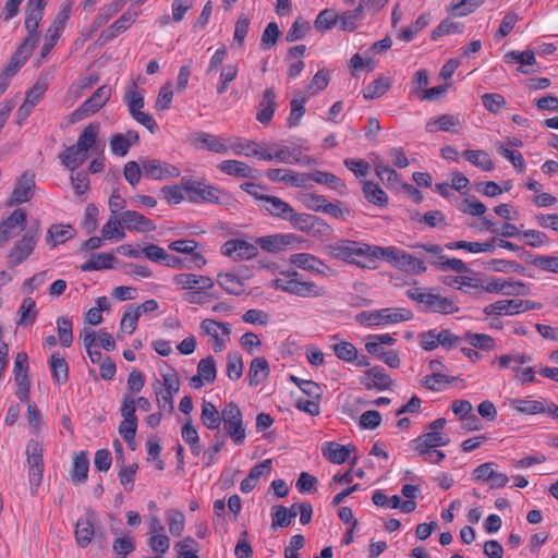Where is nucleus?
<instances>
[{
	"instance_id": "nucleus-3",
	"label": "nucleus",
	"mask_w": 558,
	"mask_h": 558,
	"mask_svg": "<svg viewBox=\"0 0 558 558\" xmlns=\"http://www.w3.org/2000/svg\"><path fill=\"white\" fill-rule=\"evenodd\" d=\"M226 435L229 436L235 445H242L245 441L246 433L243 423L241 409L234 402H229L222 409V422Z\"/></svg>"
},
{
	"instance_id": "nucleus-33",
	"label": "nucleus",
	"mask_w": 558,
	"mask_h": 558,
	"mask_svg": "<svg viewBox=\"0 0 558 558\" xmlns=\"http://www.w3.org/2000/svg\"><path fill=\"white\" fill-rule=\"evenodd\" d=\"M450 439L440 432H428L413 440L414 449H434L449 444Z\"/></svg>"
},
{
	"instance_id": "nucleus-11",
	"label": "nucleus",
	"mask_w": 558,
	"mask_h": 558,
	"mask_svg": "<svg viewBox=\"0 0 558 558\" xmlns=\"http://www.w3.org/2000/svg\"><path fill=\"white\" fill-rule=\"evenodd\" d=\"M46 0H28L25 8L24 26L28 33L26 38H33L34 44L38 43L37 28L44 15Z\"/></svg>"
},
{
	"instance_id": "nucleus-58",
	"label": "nucleus",
	"mask_w": 558,
	"mask_h": 558,
	"mask_svg": "<svg viewBox=\"0 0 558 558\" xmlns=\"http://www.w3.org/2000/svg\"><path fill=\"white\" fill-rule=\"evenodd\" d=\"M137 420H123L119 425V434L132 450L135 449Z\"/></svg>"
},
{
	"instance_id": "nucleus-8",
	"label": "nucleus",
	"mask_w": 558,
	"mask_h": 558,
	"mask_svg": "<svg viewBox=\"0 0 558 558\" xmlns=\"http://www.w3.org/2000/svg\"><path fill=\"white\" fill-rule=\"evenodd\" d=\"M182 182L183 189L187 193L189 201H203L214 204L220 203V195L222 194V192L219 189L186 178H183Z\"/></svg>"
},
{
	"instance_id": "nucleus-64",
	"label": "nucleus",
	"mask_w": 558,
	"mask_h": 558,
	"mask_svg": "<svg viewBox=\"0 0 558 558\" xmlns=\"http://www.w3.org/2000/svg\"><path fill=\"white\" fill-rule=\"evenodd\" d=\"M497 149L502 157L508 159L513 165L514 168H517L520 172L524 171L525 162L520 151L509 149L502 143L497 144Z\"/></svg>"
},
{
	"instance_id": "nucleus-43",
	"label": "nucleus",
	"mask_w": 558,
	"mask_h": 558,
	"mask_svg": "<svg viewBox=\"0 0 558 558\" xmlns=\"http://www.w3.org/2000/svg\"><path fill=\"white\" fill-rule=\"evenodd\" d=\"M217 282L226 292L230 294L240 295L244 292L243 281L234 274H219Z\"/></svg>"
},
{
	"instance_id": "nucleus-60",
	"label": "nucleus",
	"mask_w": 558,
	"mask_h": 558,
	"mask_svg": "<svg viewBox=\"0 0 558 558\" xmlns=\"http://www.w3.org/2000/svg\"><path fill=\"white\" fill-rule=\"evenodd\" d=\"M279 35L280 31L277 23H268L260 38V48L264 50L271 49L277 44Z\"/></svg>"
},
{
	"instance_id": "nucleus-5",
	"label": "nucleus",
	"mask_w": 558,
	"mask_h": 558,
	"mask_svg": "<svg viewBox=\"0 0 558 558\" xmlns=\"http://www.w3.org/2000/svg\"><path fill=\"white\" fill-rule=\"evenodd\" d=\"M111 88L108 85L98 87L77 109L70 114L71 122H77L101 109L110 99Z\"/></svg>"
},
{
	"instance_id": "nucleus-24",
	"label": "nucleus",
	"mask_w": 558,
	"mask_h": 558,
	"mask_svg": "<svg viewBox=\"0 0 558 558\" xmlns=\"http://www.w3.org/2000/svg\"><path fill=\"white\" fill-rule=\"evenodd\" d=\"M93 536L98 537L100 534L96 533L93 523V513L88 511L85 519H81L76 522L75 538L78 546L84 548L90 544Z\"/></svg>"
},
{
	"instance_id": "nucleus-15",
	"label": "nucleus",
	"mask_w": 558,
	"mask_h": 558,
	"mask_svg": "<svg viewBox=\"0 0 558 558\" xmlns=\"http://www.w3.org/2000/svg\"><path fill=\"white\" fill-rule=\"evenodd\" d=\"M222 254L234 259H251L257 255V247L243 240H229L221 247Z\"/></svg>"
},
{
	"instance_id": "nucleus-41",
	"label": "nucleus",
	"mask_w": 558,
	"mask_h": 558,
	"mask_svg": "<svg viewBox=\"0 0 558 558\" xmlns=\"http://www.w3.org/2000/svg\"><path fill=\"white\" fill-rule=\"evenodd\" d=\"M37 314L36 302L31 296H27L23 300L17 311L19 319L16 324L19 326L32 325L35 323Z\"/></svg>"
},
{
	"instance_id": "nucleus-9",
	"label": "nucleus",
	"mask_w": 558,
	"mask_h": 558,
	"mask_svg": "<svg viewBox=\"0 0 558 558\" xmlns=\"http://www.w3.org/2000/svg\"><path fill=\"white\" fill-rule=\"evenodd\" d=\"M385 247L357 242L351 264L362 268L374 269L376 262L384 258Z\"/></svg>"
},
{
	"instance_id": "nucleus-48",
	"label": "nucleus",
	"mask_w": 558,
	"mask_h": 558,
	"mask_svg": "<svg viewBox=\"0 0 558 558\" xmlns=\"http://www.w3.org/2000/svg\"><path fill=\"white\" fill-rule=\"evenodd\" d=\"M485 0H453L448 8V13L454 16H465L474 12Z\"/></svg>"
},
{
	"instance_id": "nucleus-23",
	"label": "nucleus",
	"mask_w": 558,
	"mask_h": 558,
	"mask_svg": "<svg viewBox=\"0 0 558 558\" xmlns=\"http://www.w3.org/2000/svg\"><path fill=\"white\" fill-rule=\"evenodd\" d=\"M174 282L182 289L209 290L214 287V280L210 277L195 274H179L174 277Z\"/></svg>"
},
{
	"instance_id": "nucleus-26",
	"label": "nucleus",
	"mask_w": 558,
	"mask_h": 558,
	"mask_svg": "<svg viewBox=\"0 0 558 558\" xmlns=\"http://www.w3.org/2000/svg\"><path fill=\"white\" fill-rule=\"evenodd\" d=\"M352 450H355L354 446H343L333 441L325 442L322 448L323 456L335 464L344 463Z\"/></svg>"
},
{
	"instance_id": "nucleus-53",
	"label": "nucleus",
	"mask_w": 558,
	"mask_h": 558,
	"mask_svg": "<svg viewBox=\"0 0 558 558\" xmlns=\"http://www.w3.org/2000/svg\"><path fill=\"white\" fill-rule=\"evenodd\" d=\"M121 216L111 215L107 221V223L102 227V235L105 239H118L121 240L125 236L124 231L121 228Z\"/></svg>"
},
{
	"instance_id": "nucleus-57",
	"label": "nucleus",
	"mask_w": 558,
	"mask_h": 558,
	"mask_svg": "<svg viewBox=\"0 0 558 558\" xmlns=\"http://www.w3.org/2000/svg\"><path fill=\"white\" fill-rule=\"evenodd\" d=\"M124 101L129 107L131 117L141 112V109L144 107V98L136 90L135 85H132L130 88L126 89L124 95Z\"/></svg>"
},
{
	"instance_id": "nucleus-2",
	"label": "nucleus",
	"mask_w": 558,
	"mask_h": 558,
	"mask_svg": "<svg viewBox=\"0 0 558 558\" xmlns=\"http://www.w3.org/2000/svg\"><path fill=\"white\" fill-rule=\"evenodd\" d=\"M407 295L411 300L423 304L425 311L440 314H453L459 312V307L452 299L434 294L423 288L409 289Z\"/></svg>"
},
{
	"instance_id": "nucleus-18",
	"label": "nucleus",
	"mask_w": 558,
	"mask_h": 558,
	"mask_svg": "<svg viewBox=\"0 0 558 558\" xmlns=\"http://www.w3.org/2000/svg\"><path fill=\"white\" fill-rule=\"evenodd\" d=\"M35 187V179L33 174L23 173L16 181V185L11 194V204H22L32 198Z\"/></svg>"
},
{
	"instance_id": "nucleus-31",
	"label": "nucleus",
	"mask_w": 558,
	"mask_h": 558,
	"mask_svg": "<svg viewBox=\"0 0 558 558\" xmlns=\"http://www.w3.org/2000/svg\"><path fill=\"white\" fill-rule=\"evenodd\" d=\"M59 159L65 168L74 171L85 162L87 153L75 144L66 147L65 150L59 155Z\"/></svg>"
},
{
	"instance_id": "nucleus-7",
	"label": "nucleus",
	"mask_w": 558,
	"mask_h": 558,
	"mask_svg": "<svg viewBox=\"0 0 558 558\" xmlns=\"http://www.w3.org/2000/svg\"><path fill=\"white\" fill-rule=\"evenodd\" d=\"M28 478L32 487H38L44 474L43 446L39 441L31 439L26 447Z\"/></svg>"
},
{
	"instance_id": "nucleus-21",
	"label": "nucleus",
	"mask_w": 558,
	"mask_h": 558,
	"mask_svg": "<svg viewBox=\"0 0 558 558\" xmlns=\"http://www.w3.org/2000/svg\"><path fill=\"white\" fill-rule=\"evenodd\" d=\"M122 225L129 230L153 231L156 229L154 222L135 210H126L121 214Z\"/></svg>"
},
{
	"instance_id": "nucleus-10",
	"label": "nucleus",
	"mask_w": 558,
	"mask_h": 558,
	"mask_svg": "<svg viewBox=\"0 0 558 558\" xmlns=\"http://www.w3.org/2000/svg\"><path fill=\"white\" fill-rule=\"evenodd\" d=\"M142 168L146 178L157 181L178 178L181 173L178 167L159 159H142Z\"/></svg>"
},
{
	"instance_id": "nucleus-28",
	"label": "nucleus",
	"mask_w": 558,
	"mask_h": 558,
	"mask_svg": "<svg viewBox=\"0 0 558 558\" xmlns=\"http://www.w3.org/2000/svg\"><path fill=\"white\" fill-rule=\"evenodd\" d=\"M290 262L294 266L310 271L323 274L328 268L318 257L308 253H295L290 256Z\"/></svg>"
},
{
	"instance_id": "nucleus-27",
	"label": "nucleus",
	"mask_w": 558,
	"mask_h": 558,
	"mask_svg": "<svg viewBox=\"0 0 558 558\" xmlns=\"http://www.w3.org/2000/svg\"><path fill=\"white\" fill-rule=\"evenodd\" d=\"M218 168L220 171L228 175H234L238 178H257V170L250 167L247 163L239 160H225L219 163Z\"/></svg>"
},
{
	"instance_id": "nucleus-59",
	"label": "nucleus",
	"mask_w": 558,
	"mask_h": 558,
	"mask_svg": "<svg viewBox=\"0 0 558 558\" xmlns=\"http://www.w3.org/2000/svg\"><path fill=\"white\" fill-rule=\"evenodd\" d=\"M197 373L208 384L214 383L217 376V369L214 357L207 356L205 359H202L197 365Z\"/></svg>"
},
{
	"instance_id": "nucleus-44",
	"label": "nucleus",
	"mask_w": 558,
	"mask_h": 558,
	"mask_svg": "<svg viewBox=\"0 0 558 558\" xmlns=\"http://www.w3.org/2000/svg\"><path fill=\"white\" fill-rule=\"evenodd\" d=\"M463 157L474 165L475 167L482 169L483 171H492L494 169V162L490 159L489 155L482 149L477 150H464Z\"/></svg>"
},
{
	"instance_id": "nucleus-17",
	"label": "nucleus",
	"mask_w": 558,
	"mask_h": 558,
	"mask_svg": "<svg viewBox=\"0 0 558 558\" xmlns=\"http://www.w3.org/2000/svg\"><path fill=\"white\" fill-rule=\"evenodd\" d=\"M364 377L361 378L367 389L386 390L392 385L390 376L380 366H374L364 373Z\"/></svg>"
},
{
	"instance_id": "nucleus-14",
	"label": "nucleus",
	"mask_w": 558,
	"mask_h": 558,
	"mask_svg": "<svg viewBox=\"0 0 558 558\" xmlns=\"http://www.w3.org/2000/svg\"><path fill=\"white\" fill-rule=\"evenodd\" d=\"M359 241L339 239L333 243L324 246V252L332 259L352 262L355 247Z\"/></svg>"
},
{
	"instance_id": "nucleus-12",
	"label": "nucleus",
	"mask_w": 558,
	"mask_h": 558,
	"mask_svg": "<svg viewBox=\"0 0 558 558\" xmlns=\"http://www.w3.org/2000/svg\"><path fill=\"white\" fill-rule=\"evenodd\" d=\"M37 44L33 38H25L16 51L11 56L9 64L2 71L13 77L31 57Z\"/></svg>"
},
{
	"instance_id": "nucleus-39",
	"label": "nucleus",
	"mask_w": 558,
	"mask_h": 558,
	"mask_svg": "<svg viewBox=\"0 0 558 558\" xmlns=\"http://www.w3.org/2000/svg\"><path fill=\"white\" fill-rule=\"evenodd\" d=\"M483 312L486 316L519 314V299L499 300L485 306Z\"/></svg>"
},
{
	"instance_id": "nucleus-49",
	"label": "nucleus",
	"mask_w": 558,
	"mask_h": 558,
	"mask_svg": "<svg viewBox=\"0 0 558 558\" xmlns=\"http://www.w3.org/2000/svg\"><path fill=\"white\" fill-rule=\"evenodd\" d=\"M391 83L389 78L386 77H379L375 81H373L369 85H367L363 89V97L365 99H375L378 97H381L384 94L388 92L390 88Z\"/></svg>"
},
{
	"instance_id": "nucleus-36",
	"label": "nucleus",
	"mask_w": 558,
	"mask_h": 558,
	"mask_svg": "<svg viewBox=\"0 0 558 558\" xmlns=\"http://www.w3.org/2000/svg\"><path fill=\"white\" fill-rule=\"evenodd\" d=\"M123 4L124 0H117L101 8L90 25L88 35L90 36L94 32L107 24L109 20L122 9Z\"/></svg>"
},
{
	"instance_id": "nucleus-40",
	"label": "nucleus",
	"mask_w": 558,
	"mask_h": 558,
	"mask_svg": "<svg viewBox=\"0 0 558 558\" xmlns=\"http://www.w3.org/2000/svg\"><path fill=\"white\" fill-rule=\"evenodd\" d=\"M51 376L54 383L63 385L69 379V365L60 353H53L49 360Z\"/></svg>"
},
{
	"instance_id": "nucleus-6",
	"label": "nucleus",
	"mask_w": 558,
	"mask_h": 558,
	"mask_svg": "<svg viewBox=\"0 0 558 558\" xmlns=\"http://www.w3.org/2000/svg\"><path fill=\"white\" fill-rule=\"evenodd\" d=\"M39 227L31 228L23 238L17 241L8 255V264L15 267L23 263L34 251L37 243Z\"/></svg>"
},
{
	"instance_id": "nucleus-30",
	"label": "nucleus",
	"mask_w": 558,
	"mask_h": 558,
	"mask_svg": "<svg viewBox=\"0 0 558 558\" xmlns=\"http://www.w3.org/2000/svg\"><path fill=\"white\" fill-rule=\"evenodd\" d=\"M461 125L458 116L442 114L436 119H430L425 124V130L428 133H435L437 131L444 132H456L457 128Z\"/></svg>"
},
{
	"instance_id": "nucleus-38",
	"label": "nucleus",
	"mask_w": 558,
	"mask_h": 558,
	"mask_svg": "<svg viewBox=\"0 0 558 558\" xmlns=\"http://www.w3.org/2000/svg\"><path fill=\"white\" fill-rule=\"evenodd\" d=\"M306 97L303 95L301 90L294 92V97L292 98L290 106V114L287 120V124L290 129L295 128L300 124L304 113H305V102Z\"/></svg>"
},
{
	"instance_id": "nucleus-13",
	"label": "nucleus",
	"mask_w": 558,
	"mask_h": 558,
	"mask_svg": "<svg viewBox=\"0 0 558 558\" xmlns=\"http://www.w3.org/2000/svg\"><path fill=\"white\" fill-rule=\"evenodd\" d=\"M138 13L136 11L128 10L117 21H114L107 29L101 32L98 41L102 45L106 44L120 34L124 33L136 20Z\"/></svg>"
},
{
	"instance_id": "nucleus-62",
	"label": "nucleus",
	"mask_w": 558,
	"mask_h": 558,
	"mask_svg": "<svg viewBox=\"0 0 558 558\" xmlns=\"http://www.w3.org/2000/svg\"><path fill=\"white\" fill-rule=\"evenodd\" d=\"M481 99L485 109L490 113H497L506 106L505 97L498 93H486Z\"/></svg>"
},
{
	"instance_id": "nucleus-29",
	"label": "nucleus",
	"mask_w": 558,
	"mask_h": 558,
	"mask_svg": "<svg viewBox=\"0 0 558 558\" xmlns=\"http://www.w3.org/2000/svg\"><path fill=\"white\" fill-rule=\"evenodd\" d=\"M310 180H313L318 184L327 185L340 195H344L347 193V185L344 181L331 172L315 170L310 173Z\"/></svg>"
},
{
	"instance_id": "nucleus-19",
	"label": "nucleus",
	"mask_w": 558,
	"mask_h": 558,
	"mask_svg": "<svg viewBox=\"0 0 558 558\" xmlns=\"http://www.w3.org/2000/svg\"><path fill=\"white\" fill-rule=\"evenodd\" d=\"M259 201L265 203L263 208L278 219L288 220L289 216L293 213V207L277 196H259Z\"/></svg>"
},
{
	"instance_id": "nucleus-42",
	"label": "nucleus",
	"mask_w": 558,
	"mask_h": 558,
	"mask_svg": "<svg viewBox=\"0 0 558 558\" xmlns=\"http://www.w3.org/2000/svg\"><path fill=\"white\" fill-rule=\"evenodd\" d=\"M116 260V256L111 253H99L94 255L89 260L81 265L82 271H92L100 269H110Z\"/></svg>"
},
{
	"instance_id": "nucleus-20",
	"label": "nucleus",
	"mask_w": 558,
	"mask_h": 558,
	"mask_svg": "<svg viewBox=\"0 0 558 558\" xmlns=\"http://www.w3.org/2000/svg\"><path fill=\"white\" fill-rule=\"evenodd\" d=\"M373 163L377 177L388 189L401 187V177L395 169L386 165L378 156L375 157Z\"/></svg>"
},
{
	"instance_id": "nucleus-51",
	"label": "nucleus",
	"mask_w": 558,
	"mask_h": 558,
	"mask_svg": "<svg viewBox=\"0 0 558 558\" xmlns=\"http://www.w3.org/2000/svg\"><path fill=\"white\" fill-rule=\"evenodd\" d=\"M99 133V125L96 123H90L84 128L83 132L78 136L76 145L82 148L85 153L92 148L97 140Z\"/></svg>"
},
{
	"instance_id": "nucleus-34",
	"label": "nucleus",
	"mask_w": 558,
	"mask_h": 558,
	"mask_svg": "<svg viewBox=\"0 0 558 558\" xmlns=\"http://www.w3.org/2000/svg\"><path fill=\"white\" fill-rule=\"evenodd\" d=\"M201 422L208 429H218L222 422V411L219 412L213 402L204 400L202 404Z\"/></svg>"
},
{
	"instance_id": "nucleus-52",
	"label": "nucleus",
	"mask_w": 558,
	"mask_h": 558,
	"mask_svg": "<svg viewBox=\"0 0 558 558\" xmlns=\"http://www.w3.org/2000/svg\"><path fill=\"white\" fill-rule=\"evenodd\" d=\"M331 349L335 355L341 361L354 362L357 360V349L351 342L340 341L333 343Z\"/></svg>"
},
{
	"instance_id": "nucleus-50",
	"label": "nucleus",
	"mask_w": 558,
	"mask_h": 558,
	"mask_svg": "<svg viewBox=\"0 0 558 558\" xmlns=\"http://www.w3.org/2000/svg\"><path fill=\"white\" fill-rule=\"evenodd\" d=\"M72 227L70 225H52L48 229L47 234V243L51 245V247H56L59 243L64 242L65 240L72 238L70 234Z\"/></svg>"
},
{
	"instance_id": "nucleus-45",
	"label": "nucleus",
	"mask_w": 558,
	"mask_h": 558,
	"mask_svg": "<svg viewBox=\"0 0 558 558\" xmlns=\"http://www.w3.org/2000/svg\"><path fill=\"white\" fill-rule=\"evenodd\" d=\"M381 323L383 324H397L401 322H408L413 318L412 311L408 308L399 307H387L381 308Z\"/></svg>"
},
{
	"instance_id": "nucleus-32",
	"label": "nucleus",
	"mask_w": 558,
	"mask_h": 558,
	"mask_svg": "<svg viewBox=\"0 0 558 558\" xmlns=\"http://www.w3.org/2000/svg\"><path fill=\"white\" fill-rule=\"evenodd\" d=\"M269 364L265 357L258 356L252 360L248 368V385L257 386L269 376Z\"/></svg>"
},
{
	"instance_id": "nucleus-55",
	"label": "nucleus",
	"mask_w": 558,
	"mask_h": 558,
	"mask_svg": "<svg viewBox=\"0 0 558 558\" xmlns=\"http://www.w3.org/2000/svg\"><path fill=\"white\" fill-rule=\"evenodd\" d=\"M243 373V360L239 352L229 353L227 357V376L231 380H238Z\"/></svg>"
},
{
	"instance_id": "nucleus-37",
	"label": "nucleus",
	"mask_w": 558,
	"mask_h": 558,
	"mask_svg": "<svg viewBox=\"0 0 558 558\" xmlns=\"http://www.w3.org/2000/svg\"><path fill=\"white\" fill-rule=\"evenodd\" d=\"M362 191L368 203L378 207H385L388 205V195L377 183L373 181H364Z\"/></svg>"
},
{
	"instance_id": "nucleus-4",
	"label": "nucleus",
	"mask_w": 558,
	"mask_h": 558,
	"mask_svg": "<svg viewBox=\"0 0 558 558\" xmlns=\"http://www.w3.org/2000/svg\"><path fill=\"white\" fill-rule=\"evenodd\" d=\"M383 259L392 264L401 271L412 272L416 275L426 271V266L423 259L417 258L404 252L403 250L397 248L395 246L385 247Z\"/></svg>"
},
{
	"instance_id": "nucleus-35",
	"label": "nucleus",
	"mask_w": 558,
	"mask_h": 558,
	"mask_svg": "<svg viewBox=\"0 0 558 558\" xmlns=\"http://www.w3.org/2000/svg\"><path fill=\"white\" fill-rule=\"evenodd\" d=\"M89 470V461L87 453L81 451L73 457L71 477L75 484H83L86 482Z\"/></svg>"
},
{
	"instance_id": "nucleus-61",
	"label": "nucleus",
	"mask_w": 558,
	"mask_h": 558,
	"mask_svg": "<svg viewBox=\"0 0 558 558\" xmlns=\"http://www.w3.org/2000/svg\"><path fill=\"white\" fill-rule=\"evenodd\" d=\"M201 329L205 335L210 336L214 339L219 337V330H221L227 336H229L231 332L228 324L219 323L209 318L202 320Z\"/></svg>"
},
{
	"instance_id": "nucleus-47",
	"label": "nucleus",
	"mask_w": 558,
	"mask_h": 558,
	"mask_svg": "<svg viewBox=\"0 0 558 558\" xmlns=\"http://www.w3.org/2000/svg\"><path fill=\"white\" fill-rule=\"evenodd\" d=\"M464 340L469 342L470 345L477 350L490 351L496 347L495 339L486 333H475L472 331H466L464 333Z\"/></svg>"
},
{
	"instance_id": "nucleus-63",
	"label": "nucleus",
	"mask_w": 558,
	"mask_h": 558,
	"mask_svg": "<svg viewBox=\"0 0 558 558\" xmlns=\"http://www.w3.org/2000/svg\"><path fill=\"white\" fill-rule=\"evenodd\" d=\"M169 532L173 536H180L184 530V515L181 511L171 509L167 512Z\"/></svg>"
},
{
	"instance_id": "nucleus-56",
	"label": "nucleus",
	"mask_w": 558,
	"mask_h": 558,
	"mask_svg": "<svg viewBox=\"0 0 558 558\" xmlns=\"http://www.w3.org/2000/svg\"><path fill=\"white\" fill-rule=\"evenodd\" d=\"M58 333L61 345L69 348L73 342L72 322L65 316L57 319Z\"/></svg>"
},
{
	"instance_id": "nucleus-46",
	"label": "nucleus",
	"mask_w": 558,
	"mask_h": 558,
	"mask_svg": "<svg viewBox=\"0 0 558 558\" xmlns=\"http://www.w3.org/2000/svg\"><path fill=\"white\" fill-rule=\"evenodd\" d=\"M511 405L518 412L534 415L546 412V404L538 400H527V399H514L511 401Z\"/></svg>"
},
{
	"instance_id": "nucleus-25",
	"label": "nucleus",
	"mask_w": 558,
	"mask_h": 558,
	"mask_svg": "<svg viewBox=\"0 0 558 558\" xmlns=\"http://www.w3.org/2000/svg\"><path fill=\"white\" fill-rule=\"evenodd\" d=\"M192 143L199 146L203 149L214 151L217 154H226L229 151V147L225 145L219 137L206 133L196 132L192 135Z\"/></svg>"
},
{
	"instance_id": "nucleus-54",
	"label": "nucleus",
	"mask_w": 558,
	"mask_h": 558,
	"mask_svg": "<svg viewBox=\"0 0 558 558\" xmlns=\"http://www.w3.org/2000/svg\"><path fill=\"white\" fill-rule=\"evenodd\" d=\"M314 217V215L305 213L300 214L293 209V213L289 216L287 221H289L294 229L310 233L311 230H313Z\"/></svg>"
},
{
	"instance_id": "nucleus-1",
	"label": "nucleus",
	"mask_w": 558,
	"mask_h": 558,
	"mask_svg": "<svg viewBox=\"0 0 558 558\" xmlns=\"http://www.w3.org/2000/svg\"><path fill=\"white\" fill-rule=\"evenodd\" d=\"M298 275L296 271L281 274V277L272 280L270 286L277 290L302 298L325 295L326 291L323 287H318L312 281H300L295 278Z\"/></svg>"
},
{
	"instance_id": "nucleus-16",
	"label": "nucleus",
	"mask_w": 558,
	"mask_h": 558,
	"mask_svg": "<svg viewBox=\"0 0 558 558\" xmlns=\"http://www.w3.org/2000/svg\"><path fill=\"white\" fill-rule=\"evenodd\" d=\"M26 226V213L22 208L15 209L0 225V247H2L12 236V230L19 227L24 230Z\"/></svg>"
},
{
	"instance_id": "nucleus-22",
	"label": "nucleus",
	"mask_w": 558,
	"mask_h": 558,
	"mask_svg": "<svg viewBox=\"0 0 558 558\" xmlns=\"http://www.w3.org/2000/svg\"><path fill=\"white\" fill-rule=\"evenodd\" d=\"M293 234H271L256 239V243L266 252L277 253L284 247L292 245Z\"/></svg>"
}]
</instances>
